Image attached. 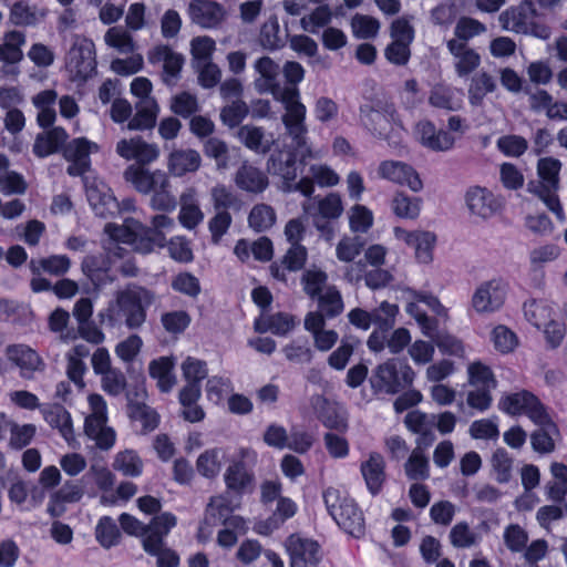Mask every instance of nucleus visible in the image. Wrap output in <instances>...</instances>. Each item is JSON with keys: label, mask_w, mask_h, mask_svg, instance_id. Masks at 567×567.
Listing matches in <instances>:
<instances>
[{"label": "nucleus", "mask_w": 567, "mask_h": 567, "mask_svg": "<svg viewBox=\"0 0 567 567\" xmlns=\"http://www.w3.org/2000/svg\"><path fill=\"white\" fill-rule=\"evenodd\" d=\"M124 179L141 194H152L150 205L154 210L173 212L177 200L172 192V183L168 174L162 169H147L130 165L123 173Z\"/></svg>", "instance_id": "obj_1"}, {"label": "nucleus", "mask_w": 567, "mask_h": 567, "mask_svg": "<svg viewBox=\"0 0 567 567\" xmlns=\"http://www.w3.org/2000/svg\"><path fill=\"white\" fill-rule=\"evenodd\" d=\"M154 301L155 295L148 289L128 285L115 292L114 302L109 307L110 318H123L128 329H138L146 320V309Z\"/></svg>", "instance_id": "obj_2"}, {"label": "nucleus", "mask_w": 567, "mask_h": 567, "mask_svg": "<svg viewBox=\"0 0 567 567\" xmlns=\"http://www.w3.org/2000/svg\"><path fill=\"white\" fill-rule=\"evenodd\" d=\"M323 501L331 517L346 533L357 538L364 534L363 513L352 498L338 488L328 487L323 492Z\"/></svg>", "instance_id": "obj_3"}, {"label": "nucleus", "mask_w": 567, "mask_h": 567, "mask_svg": "<svg viewBox=\"0 0 567 567\" xmlns=\"http://www.w3.org/2000/svg\"><path fill=\"white\" fill-rule=\"evenodd\" d=\"M176 525V517L171 513H163L154 517L152 530L143 538V549L157 557V567H177L179 563L175 551L164 546V537Z\"/></svg>", "instance_id": "obj_4"}, {"label": "nucleus", "mask_w": 567, "mask_h": 567, "mask_svg": "<svg viewBox=\"0 0 567 567\" xmlns=\"http://www.w3.org/2000/svg\"><path fill=\"white\" fill-rule=\"evenodd\" d=\"M414 375L409 364L399 359H390L375 368L371 382L377 391L395 394L410 386Z\"/></svg>", "instance_id": "obj_5"}, {"label": "nucleus", "mask_w": 567, "mask_h": 567, "mask_svg": "<svg viewBox=\"0 0 567 567\" xmlns=\"http://www.w3.org/2000/svg\"><path fill=\"white\" fill-rule=\"evenodd\" d=\"M91 412L85 419L84 432L101 450H110L115 443V431L106 425V402L100 394L89 395Z\"/></svg>", "instance_id": "obj_6"}, {"label": "nucleus", "mask_w": 567, "mask_h": 567, "mask_svg": "<svg viewBox=\"0 0 567 567\" xmlns=\"http://www.w3.org/2000/svg\"><path fill=\"white\" fill-rule=\"evenodd\" d=\"M402 291L406 295L408 300L405 311L415 319L424 336L433 338L437 328L436 320L427 317L425 311L421 309L420 302L425 303L439 316H446V309L432 295L419 292L410 288H405Z\"/></svg>", "instance_id": "obj_7"}, {"label": "nucleus", "mask_w": 567, "mask_h": 567, "mask_svg": "<svg viewBox=\"0 0 567 567\" xmlns=\"http://www.w3.org/2000/svg\"><path fill=\"white\" fill-rule=\"evenodd\" d=\"M274 99L282 103L285 107L281 121L287 135L292 138L308 134L306 124L307 109L305 104L300 102L299 90L295 86H286L285 91Z\"/></svg>", "instance_id": "obj_8"}, {"label": "nucleus", "mask_w": 567, "mask_h": 567, "mask_svg": "<svg viewBox=\"0 0 567 567\" xmlns=\"http://www.w3.org/2000/svg\"><path fill=\"white\" fill-rule=\"evenodd\" d=\"M498 408L509 415H526L532 422L548 413L540 400L527 390L504 394Z\"/></svg>", "instance_id": "obj_9"}, {"label": "nucleus", "mask_w": 567, "mask_h": 567, "mask_svg": "<svg viewBox=\"0 0 567 567\" xmlns=\"http://www.w3.org/2000/svg\"><path fill=\"white\" fill-rule=\"evenodd\" d=\"M8 361L19 370L20 377L32 380L34 374L43 372L45 362L41 355L28 344L14 343L4 349Z\"/></svg>", "instance_id": "obj_10"}, {"label": "nucleus", "mask_w": 567, "mask_h": 567, "mask_svg": "<svg viewBox=\"0 0 567 567\" xmlns=\"http://www.w3.org/2000/svg\"><path fill=\"white\" fill-rule=\"evenodd\" d=\"M96 66L95 47L91 40L76 41L68 53L66 68L74 78L85 80L90 78Z\"/></svg>", "instance_id": "obj_11"}, {"label": "nucleus", "mask_w": 567, "mask_h": 567, "mask_svg": "<svg viewBox=\"0 0 567 567\" xmlns=\"http://www.w3.org/2000/svg\"><path fill=\"white\" fill-rule=\"evenodd\" d=\"M115 152L126 161H135L137 163L136 166L140 167L157 161L161 154L157 144L150 143L138 135L120 140L116 143Z\"/></svg>", "instance_id": "obj_12"}, {"label": "nucleus", "mask_w": 567, "mask_h": 567, "mask_svg": "<svg viewBox=\"0 0 567 567\" xmlns=\"http://www.w3.org/2000/svg\"><path fill=\"white\" fill-rule=\"evenodd\" d=\"M99 152V145L85 137H78L63 147V157L70 163L66 172L70 176H81L90 169V155Z\"/></svg>", "instance_id": "obj_13"}, {"label": "nucleus", "mask_w": 567, "mask_h": 567, "mask_svg": "<svg viewBox=\"0 0 567 567\" xmlns=\"http://www.w3.org/2000/svg\"><path fill=\"white\" fill-rule=\"evenodd\" d=\"M506 299V286L502 280L482 282L473 293L472 307L478 313H492L502 308Z\"/></svg>", "instance_id": "obj_14"}, {"label": "nucleus", "mask_w": 567, "mask_h": 567, "mask_svg": "<svg viewBox=\"0 0 567 567\" xmlns=\"http://www.w3.org/2000/svg\"><path fill=\"white\" fill-rule=\"evenodd\" d=\"M395 239L404 243L414 249L415 258L421 264H430L433 260V248L436 236L426 230H406L402 227H394Z\"/></svg>", "instance_id": "obj_15"}, {"label": "nucleus", "mask_w": 567, "mask_h": 567, "mask_svg": "<svg viewBox=\"0 0 567 567\" xmlns=\"http://www.w3.org/2000/svg\"><path fill=\"white\" fill-rule=\"evenodd\" d=\"M254 69L259 75L254 82L258 93H270L276 97L285 91L286 86H281L278 81L281 71L279 63L269 56H261L255 61Z\"/></svg>", "instance_id": "obj_16"}, {"label": "nucleus", "mask_w": 567, "mask_h": 567, "mask_svg": "<svg viewBox=\"0 0 567 567\" xmlns=\"http://www.w3.org/2000/svg\"><path fill=\"white\" fill-rule=\"evenodd\" d=\"M380 177L392 183L408 186L412 192H420L423 183L412 166L399 161H384L379 165Z\"/></svg>", "instance_id": "obj_17"}, {"label": "nucleus", "mask_w": 567, "mask_h": 567, "mask_svg": "<svg viewBox=\"0 0 567 567\" xmlns=\"http://www.w3.org/2000/svg\"><path fill=\"white\" fill-rule=\"evenodd\" d=\"M286 547L290 555V567H306L317 565L320 559V547L315 540L302 538L299 535H291L286 540Z\"/></svg>", "instance_id": "obj_18"}, {"label": "nucleus", "mask_w": 567, "mask_h": 567, "mask_svg": "<svg viewBox=\"0 0 567 567\" xmlns=\"http://www.w3.org/2000/svg\"><path fill=\"white\" fill-rule=\"evenodd\" d=\"M190 20L202 28L210 29L218 27L226 17L221 4L213 0H193L188 4Z\"/></svg>", "instance_id": "obj_19"}, {"label": "nucleus", "mask_w": 567, "mask_h": 567, "mask_svg": "<svg viewBox=\"0 0 567 567\" xmlns=\"http://www.w3.org/2000/svg\"><path fill=\"white\" fill-rule=\"evenodd\" d=\"M202 155L194 148H173L167 155V174L183 177L196 173L202 166Z\"/></svg>", "instance_id": "obj_20"}, {"label": "nucleus", "mask_w": 567, "mask_h": 567, "mask_svg": "<svg viewBox=\"0 0 567 567\" xmlns=\"http://www.w3.org/2000/svg\"><path fill=\"white\" fill-rule=\"evenodd\" d=\"M446 47L453 56L454 69L460 78L467 76L480 66V54L467 43L460 40H449Z\"/></svg>", "instance_id": "obj_21"}, {"label": "nucleus", "mask_w": 567, "mask_h": 567, "mask_svg": "<svg viewBox=\"0 0 567 567\" xmlns=\"http://www.w3.org/2000/svg\"><path fill=\"white\" fill-rule=\"evenodd\" d=\"M237 138L246 148L262 155L269 153L277 142L272 133H266L261 126L252 124L240 126Z\"/></svg>", "instance_id": "obj_22"}, {"label": "nucleus", "mask_w": 567, "mask_h": 567, "mask_svg": "<svg viewBox=\"0 0 567 567\" xmlns=\"http://www.w3.org/2000/svg\"><path fill=\"white\" fill-rule=\"evenodd\" d=\"M178 203V221L184 228L192 230L202 224L205 215L200 209L198 193L195 187L189 186L185 188L179 195Z\"/></svg>", "instance_id": "obj_23"}, {"label": "nucleus", "mask_w": 567, "mask_h": 567, "mask_svg": "<svg viewBox=\"0 0 567 567\" xmlns=\"http://www.w3.org/2000/svg\"><path fill=\"white\" fill-rule=\"evenodd\" d=\"M415 133L420 143L434 152L449 151L455 143V138L451 133L436 130L435 125L430 121L419 122Z\"/></svg>", "instance_id": "obj_24"}, {"label": "nucleus", "mask_w": 567, "mask_h": 567, "mask_svg": "<svg viewBox=\"0 0 567 567\" xmlns=\"http://www.w3.org/2000/svg\"><path fill=\"white\" fill-rule=\"evenodd\" d=\"M538 426L530 435V443L534 451L548 454L555 451V442L560 433L556 423L551 420L550 415L546 413L539 420L533 421Z\"/></svg>", "instance_id": "obj_25"}, {"label": "nucleus", "mask_w": 567, "mask_h": 567, "mask_svg": "<svg viewBox=\"0 0 567 567\" xmlns=\"http://www.w3.org/2000/svg\"><path fill=\"white\" fill-rule=\"evenodd\" d=\"M236 186L247 193L260 194L269 185L267 175L248 161H244L235 173Z\"/></svg>", "instance_id": "obj_26"}, {"label": "nucleus", "mask_w": 567, "mask_h": 567, "mask_svg": "<svg viewBox=\"0 0 567 567\" xmlns=\"http://www.w3.org/2000/svg\"><path fill=\"white\" fill-rule=\"evenodd\" d=\"M465 199L471 214L482 219L489 218L501 208V204L494 195L486 188L478 186L470 188Z\"/></svg>", "instance_id": "obj_27"}, {"label": "nucleus", "mask_w": 567, "mask_h": 567, "mask_svg": "<svg viewBox=\"0 0 567 567\" xmlns=\"http://www.w3.org/2000/svg\"><path fill=\"white\" fill-rule=\"evenodd\" d=\"M326 320L321 313L309 312L305 318V328L313 336L315 346L319 351L330 350L338 341L334 330L324 329Z\"/></svg>", "instance_id": "obj_28"}, {"label": "nucleus", "mask_w": 567, "mask_h": 567, "mask_svg": "<svg viewBox=\"0 0 567 567\" xmlns=\"http://www.w3.org/2000/svg\"><path fill=\"white\" fill-rule=\"evenodd\" d=\"M296 162L295 154L276 151L268 157L266 167L268 173L280 177L281 186H286L297 179Z\"/></svg>", "instance_id": "obj_29"}, {"label": "nucleus", "mask_w": 567, "mask_h": 567, "mask_svg": "<svg viewBox=\"0 0 567 567\" xmlns=\"http://www.w3.org/2000/svg\"><path fill=\"white\" fill-rule=\"evenodd\" d=\"M361 473L368 489L375 495L385 481V461L380 453L372 452L369 458L361 464Z\"/></svg>", "instance_id": "obj_30"}, {"label": "nucleus", "mask_w": 567, "mask_h": 567, "mask_svg": "<svg viewBox=\"0 0 567 567\" xmlns=\"http://www.w3.org/2000/svg\"><path fill=\"white\" fill-rule=\"evenodd\" d=\"M47 423L56 429L69 444L75 442L70 413L60 404H52L42 410Z\"/></svg>", "instance_id": "obj_31"}, {"label": "nucleus", "mask_w": 567, "mask_h": 567, "mask_svg": "<svg viewBox=\"0 0 567 567\" xmlns=\"http://www.w3.org/2000/svg\"><path fill=\"white\" fill-rule=\"evenodd\" d=\"M158 104L155 99H144L136 104V113L128 121L127 130L145 131L153 128L156 124Z\"/></svg>", "instance_id": "obj_32"}, {"label": "nucleus", "mask_w": 567, "mask_h": 567, "mask_svg": "<svg viewBox=\"0 0 567 567\" xmlns=\"http://www.w3.org/2000/svg\"><path fill=\"white\" fill-rule=\"evenodd\" d=\"M225 483L229 492L239 496L246 491L251 489L254 475L247 471L244 463L237 462L227 467Z\"/></svg>", "instance_id": "obj_33"}, {"label": "nucleus", "mask_w": 567, "mask_h": 567, "mask_svg": "<svg viewBox=\"0 0 567 567\" xmlns=\"http://www.w3.org/2000/svg\"><path fill=\"white\" fill-rule=\"evenodd\" d=\"M71 260L65 255H52L45 258L31 259L29 268L33 276L41 275L42 271L52 276H63L69 271Z\"/></svg>", "instance_id": "obj_34"}, {"label": "nucleus", "mask_w": 567, "mask_h": 567, "mask_svg": "<svg viewBox=\"0 0 567 567\" xmlns=\"http://www.w3.org/2000/svg\"><path fill=\"white\" fill-rule=\"evenodd\" d=\"M497 90L495 78L486 71L476 73L468 86V101L473 106L482 105L484 97Z\"/></svg>", "instance_id": "obj_35"}, {"label": "nucleus", "mask_w": 567, "mask_h": 567, "mask_svg": "<svg viewBox=\"0 0 567 567\" xmlns=\"http://www.w3.org/2000/svg\"><path fill=\"white\" fill-rule=\"evenodd\" d=\"M25 43V35L20 31H9L0 44V62L7 64L19 63L23 59L22 45Z\"/></svg>", "instance_id": "obj_36"}, {"label": "nucleus", "mask_w": 567, "mask_h": 567, "mask_svg": "<svg viewBox=\"0 0 567 567\" xmlns=\"http://www.w3.org/2000/svg\"><path fill=\"white\" fill-rule=\"evenodd\" d=\"M423 200L420 197H411L403 192H396L391 199L393 214L403 219L415 220L421 214Z\"/></svg>", "instance_id": "obj_37"}, {"label": "nucleus", "mask_w": 567, "mask_h": 567, "mask_svg": "<svg viewBox=\"0 0 567 567\" xmlns=\"http://www.w3.org/2000/svg\"><path fill=\"white\" fill-rule=\"evenodd\" d=\"M66 140L68 133L64 128L53 127L44 134L38 135L33 145V152L40 157H45L58 152Z\"/></svg>", "instance_id": "obj_38"}, {"label": "nucleus", "mask_w": 567, "mask_h": 567, "mask_svg": "<svg viewBox=\"0 0 567 567\" xmlns=\"http://www.w3.org/2000/svg\"><path fill=\"white\" fill-rule=\"evenodd\" d=\"M360 117L364 126L380 137H386L391 127L389 115L380 110H375L370 105L360 109Z\"/></svg>", "instance_id": "obj_39"}, {"label": "nucleus", "mask_w": 567, "mask_h": 567, "mask_svg": "<svg viewBox=\"0 0 567 567\" xmlns=\"http://www.w3.org/2000/svg\"><path fill=\"white\" fill-rule=\"evenodd\" d=\"M502 28L515 33H528L530 31L529 18L522 7H511L498 17Z\"/></svg>", "instance_id": "obj_40"}, {"label": "nucleus", "mask_w": 567, "mask_h": 567, "mask_svg": "<svg viewBox=\"0 0 567 567\" xmlns=\"http://www.w3.org/2000/svg\"><path fill=\"white\" fill-rule=\"evenodd\" d=\"M560 168L561 163L557 158L543 157L538 159L537 174L540 181L538 183H534V186L558 189Z\"/></svg>", "instance_id": "obj_41"}, {"label": "nucleus", "mask_w": 567, "mask_h": 567, "mask_svg": "<svg viewBox=\"0 0 567 567\" xmlns=\"http://www.w3.org/2000/svg\"><path fill=\"white\" fill-rule=\"evenodd\" d=\"M86 196L95 214L101 217L106 218L121 209L115 197L111 194L101 193L96 187H89Z\"/></svg>", "instance_id": "obj_42"}, {"label": "nucleus", "mask_w": 567, "mask_h": 567, "mask_svg": "<svg viewBox=\"0 0 567 567\" xmlns=\"http://www.w3.org/2000/svg\"><path fill=\"white\" fill-rule=\"evenodd\" d=\"M318 311L321 313L323 320L326 318H334L343 311V300L340 291L334 286H329L324 289L323 293L317 297Z\"/></svg>", "instance_id": "obj_43"}, {"label": "nucleus", "mask_w": 567, "mask_h": 567, "mask_svg": "<svg viewBox=\"0 0 567 567\" xmlns=\"http://www.w3.org/2000/svg\"><path fill=\"white\" fill-rule=\"evenodd\" d=\"M104 42L121 54L134 53L136 50L132 34L123 27L110 28L104 34Z\"/></svg>", "instance_id": "obj_44"}, {"label": "nucleus", "mask_w": 567, "mask_h": 567, "mask_svg": "<svg viewBox=\"0 0 567 567\" xmlns=\"http://www.w3.org/2000/svg\"><path fill=\"white\" fill-rule=\"evenodd\" d=\"M240 506V497L227 491L225 494L213 496L207 505V512L219 520H225L227 516Z\"/></svg>", "instance_id": "obj_45"}, {"label": "nucleus", "mask_w": 567, "mask_h": 567, "mask_svg": "<svg viewBox=\"0 0 567 567\" xmlns=\"http://www.w3.org/2000/svg\"><path fill=\"white\" fill-rule=\"evenodd\" d=\"M172 369L173 362L165 357L150 363V375L157 380V385L163 392H168L175 383Z\"/></svg>", "instance_id": "obj_46"}, {"label": "nucleus", "mask_w": 567, "mask_h": 567, "mask_svg": "<svg viewBox=\"0 0 567 567\" xmlns=\"http://www.w3.org/2000/svg\"><path fill=\"white\" fill-rule=\"evenodd\" d=\"M113 468L125 476L136 477L143 471V461L136 452L125 450L115 455Z\"/></svg>", "instance_id": "obj_47"}, {"label": "nucleus", "mask_w": 567, "mask_h": 567, "mask_svg": "<svg viewBox=\"0 0 567 567\" xmlns=\"http://www.w3.org/2000/svg\"><path fill=\"white\" fill-rule=\"evenodd\" d=\"M514 460L504 449H497L491 457L492 473L495 480L505 484L512 478Z\"/></svg>", "instance_id": "obj_48"}, {"label": "nucleus", "mask_w": 567, "mask_h": 567, "mask_svg": "<svg viewBox=\"0 0 567 567\" xmlns=\"http://www.w3.org/2000/svg\"><path fill=\"white\" fill-rule=\"evenodd\" d=\"M332 19V11L328 4L316 7L309 14L300 19V25L303 31L309 33H317L320 28L330 23Z\"/></svg>", "instance_id": "obj_49"}, {"label": "nucleus", "mask_w": 567, "mask_h": 567, "mask_svg": "<svg viewBox=\"0 0 567 567\" xmlns=\"http://www.w3.org/2000/svg\"><path fill=\"white\" fill-rule=\"evenodd\" d=\"M248 223L256 231L268 230L276 223L275 209L267 204H257L249 213Z\"/></svg>", "instance_id": "obj_50"}, {"label": "nucleus", "mask_w": 567, "mask_h": 567, "mask_svg": "<svg viewBox=\"0 0 567 567\" xmlns=\"http://www.w3.org/2000/svg\"><path fill=\"white\" fill-rule=\"evenodd\" d=\"M468 383L481 389H495L496 380L489 367L476 361L467 367Z\"/></svg>", "instance_id": "obj_51"}, {"label": "nucleus", "mask_w": 567, "mask_h": 567, "mask_svg": "<svg viewBox=\"0 0 567 567\" xmlns=\"http://www.w3.org/2000/svg\"><path fill=\"white\" fill-rule=\"evenodd\" d=\"M204 153L215 161L217 171L223 172L229 167V148L223 140L209 137L204 143Z\"/></svg>", "instance_id": "obj_52"}, {"label": "nucleus", "mask_w": 567, "mask_h": 567, "mask_svg": "<svg viewBox=\"0 0 567 567\" xmlns=\"http://www.w3.org/2000/svg\"><path fill=\"white\" fill-rule=\"evenodd\" d=\"M429 103L446 111H457L462 107V101L454 97V91L445 85H435L429 96Z\"/></svg>", "instance_id": "obj_53"}, {"label": "nucleus", "mask_w": 567, "mask_h": 567, "mask_svg": "<svg viewBox=\"0 0 567 567\" xmlns=\"http://www.w3.org/2000/svg\"><path fill=\"white\" fill-rule=\"evenodd\" d=\"M143 229V225L134 219H127L124 225L106 224L104 231L109 235V239L120 243L130 244L135 238L136 231Z\"/></svg>", "instance_id": "obj_54"}, {"label": "nucleus", "mask_w": 567, "mask_h": 567, "mask_svg": "<svg viewBox=\"0 0 567 567\" xmlns=\"http://www.w3.org/2000/svg\"><path fill=\"white\" fill-rule=\"evenodd\" d=\"M405 474L410 480H425L429 477V460L422 449L416 447L410 454L405 465Z\"/></svg>", "instance_id": "obj_55"}, {"label": "nucleus", "mask_w": 567, "mask_h": 567, "mask_svg": "<svg viewBox=\"0 0 567 567\" xmlns=\"http://www.w3.org/2000/svg\"><path fill=\"white\" fill-rule=\"evenodd\" d=\"M327 280V274L317 267L307 269L301 277L303 290L312 299L323 293Z\"/></svg>", "instance_id": "obj_56"}, {"label": "nucleus", "mask_w": 567, "mask_h": 567, "mask_svg": "<svg viewBox=\"0 0 567 567\" xmlns=\"http://www.w3.org/2000/svg\"><path fill=\"white\" fill-rule=\"evenodd\" d=\"M526 95L529 110L536 114L545 113L546 117L549 118L554 106V96L548 91L539 87L526 90Z\"/></svg>", "instance_id": "obj_57"}, {"label": "nucleus", "mask_w": 567, "mask_h": 567, "mask_svg": "<svg viewBox=\"0 0 567 567\" xmlns=\"http://www.w3.org/2000/svg\"><path fill=\"white\" fill-rule=\"evenodd\" d=\"M220 450L212 449L202 453L196 462L197 471L207 478H214L221 468Z\"/></svg>", "instance_id": "obj_58"}, {"label": "nucleus", "mask_w": 567, "mask_h": 567, "mask_svg": "<svg viewBox=\"0 0 567 567\" xmlns=\"http://www.w3.org/2000/svg\"><path fill=\"white\" fill-rule=\"evenodd\" d=\"M209 197L214 210H227L238 203L231 188L223 183L215 184L209 190Z\"/></svg>", "instance_id": "obj_59"}, {"label": "nucleus", "mask_w": 567, "mask_h": 567, "mask_svg": "<svg viewBox=\"0 0 567 567\" xmlns=\"http://www.w3.org/2000/svg\"><path fill=\"white\" fill-rule=\"evenodd\" d=\"M373 324L381 331H389L395 324L399 307L395 303L382 301L380 306L371 311Z\"/></svg>", "instance_id": "obj_60"}, {"label": "nucleus", "mask_w": 567, "mask_h": 567, "mask_svg": "<svg viewBox=\"0 0 567 567\" xmlns=\"http://www.w3.org/2000/svg\"><path fill=\"white\" fill-rule=\"evenodd\" d=\"M128 415L131 419L142 422L143 427L147 431L154 430L158 424L157 413L143 402L130 399Z\"/></svg>", "instance_id": "obj_61"}, {"label": "nucleus", "mask_w": 567, "mask_h": 567, "mask_svg": "<svg viewBox=\"0 0 567 567\" xmlns=\"http://www.w3.org/2000/svg\"><path fill=\"white\" fill-rule=\"evenodd\" d=\"M121 533L115 522L109 517H102L95 528V537L102 547L109 549L118 543Z\"/></svg>", "instance_id": "obj_62"}, {"label": "nucleus", "mask_w": 567, "mask_h": 567, "mask_svg": "<svg viewBox=\"0 0 567 567\" xmlns=\"http://www.w3.org/2000/svg\"><path fill=\"white\" fill-rule=\"evenodd\" d=\"M450 542L456 548H468L475 546L480 539L477 533H475L467 523L460 522L455 524L450 530Z\"/></svg>", "instance_id": "obj_63"}, {"label": "nucleus", "mask_w": 567, "mask_h": 567, "mask_svg": "<svg viewBox=\"0 0 567 567\" xmlns=\"http://www.w3.org/2000/svg\"><path fill=\"white\" fill-rule=\"evenodd\" d=\"M486 31L485 24L478 20L470 17H462L457 20L454 28V35L452 40H460L467 43L468 40L477 37Z\"/></svg>", "instance_id": "obj_64"}]
</instances>
